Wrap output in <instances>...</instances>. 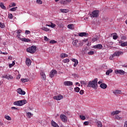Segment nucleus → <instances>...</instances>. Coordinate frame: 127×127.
Listing matches in <instances>:
<instances>
[{
	"label": "nucleus",
	"mask_w": 127,
	"mask_h": 127,
	"mask_svg": "<svg viewBox=\"0 0 127 127\" xmlns=\"http://www.w3.org/2000/svg\"><path fill=\"white\" fill-rule=\"evenodd\" d=\"M87 87L93 88V89H98V78H95L92 81H89Z\"/></svg>",
	"instance_id": "obj_1"
},
{
	"label": "nucleus",
	"mask_w": 127,
	"mask_h": 127,
	"mask_svg": "<svg viewBox=\"0 0 127 127\" xmlns=\"http://www.w3.org/2000/svg\"><path fill=\"white\" fill-rule=\"evenodd\" d=\"M112 72H113V69H109L106 71V74L109 76V75H110V73Z\"/></svg>",
	"instance_id": "obj_25"
},
{
	"label": "nucleus",
	"mask_w": 127,
	"mask_h": 127,
	"mask_svg": "<svg viewBox=\"0 0 127 127\" xmlns=\"http://www.w3.org/2000/svg\"><path fill=\"white\" fill-rule=\"evenodd\" d=\"M107 87H108V86L107 85V84H106L104 83H101L100 84V87L102 89H107Z\"/></svg>",
	"instance_id": "obj_20"
},
{
	"label": "nucleus",
	"mask_w": 127,
	"mask_h": 127,
	"mask_svg": "<svg viewBox=\"0 0 127 127\" xmlns=\"http://www.w3.org/2000/svg\"><path fill=\"white\" fill-rule=\"evenodd\" d=\"M8 18H9V19H12L13 16L12 15V14L9 13V14H8Z\"/></svg>",
	"instance_id": "obj_41"
},
{
	"label": "nucleus",
	"mask_w": 127,
	"mask_h": 127,
	"mask_svg": "<svg viewBox=\"0 0 127 127\" xmlns=\"http://www.w3.org/2000/svg\"><path fill=\"white\" fill-rule=\"evenodd\" d=\"M21 35V34H20V33H17L16 37H17V38H19L20 39Z\"/></svg>",
	"instance_id": "obj_52"
},
{
	"label": "nucleus",
	"mask_w": 127,
	"mask_h": 127,
	"mask_svg": "<svg viewBox=\"0 0 127 127\" xmlns=\"http://www.w3.org/2000/svg\"><path fill=\"white\" fill-rule=\"evenodd\" d=\"M94 49H99V50H101L102 48H103V45L102 44H98L92 47Z\"/></svg>",
	"instance_id": "obj_11"
},
{
	"label": "nucleus",
	"mask_w": 127,
	"mask_h": 127,
	"mask_svg": "<svg viewBox=\"0 0 127 127\" xmlns=\"http://www.w3.org/2000/svg\"><path fill=\"white\" fill-rule=\"evenodd\" d=\"M21 30H18L17 31V33H21Z\"/></svg>",
	"instance_id": "obj_59"
},
{
	"label": "nucleus",
	"mask_w": 127,
	"mask_h": 127,
	"mask_svg": "<svg viewBox=\"0 0 127 127\" xmlns=\"http://www.w3.org/2000/svg\"><path fill=\"white\" fill-rule=\"evenodd\" d=\"M50 43H51V44H55V43H57V41L54 40H52L50 41Z\"/></svg>",
	"instance_id": "obj_37"
},
{
	"label": "nucleus",
	"mask_w": 127,
	"mask_h": 127,
	"mask_svg": "<svg viewBox=\"0 0 127 127\" xmlns=\"http://www.w3.org/2000/svg\"><path fill=\"white\" fill-rule=\"evenodd\" d=\"M25 33V34H30V31L26 30Z\"/></svg>",
	"instance_id": "obj_53"
},
{
	"label": "nucleus",
	"mask_w": 127,
	"mask_h": 127,
	"mask_svg": "<svg viewBox=\"0 0 127 127\" xmlns=\"http://www.w3.org/2000/svg\"><path fill=\"white\" fill-rule=\"evenodd\" d=\"M61 58H65V57H68V55L65 54V53H63L61 55Z\"/></svg>",
	"instance_id": "obj_29"
},
{
	"label": "nucleus",
	"mask_w": 127,
	"mask_h": 127,
	"mask_svg": "<svg viewBox=\"0 0 127 127\" xmlns=\"http://www.w3.org/2000/svg\"><path fill=\"white\" fill-rule=\"evenodd\" d=\"M26 64L27 66H30L31 65V60L29 58H27L26 60Z\"/></svg>",
	"instance_id": "obj_16"
},
{
	"label": "nucleus",
	"mask_w": 127,
	"mask_h": 127,
	"mask_svg": "<svg viewBox=\"0 0 127 127\" xmlns=\"http://www.w3.org/2000/svg\"><path fill=\"white\" fill-rule=\"evenodd\" d=\"M124 54V52L122 51H118L115 52L113 55V57H116L117 56V57H119L120 55H123Z\"/></svg>",
	"instance_id": "obj_8"
},
{
	"label": "nucleus",
	"mask_w": 127,
	"mask_h": 127,
	"mask_svg": "<svg viewBox=\"0 0 127 127\" xmlns=\"http://www.w3.org/2000/svg\"><path fill=\"white\" fill-rule=\"evenodd\" d=\"M74 91L76 92V93H79V92H80V88L78 87L74 88Z\"/></svg>",
	"instance_id": "obj_33"
},
{
	"label": "nucleus",
	"mask_w": 127,
	"mask_h": 127,
	"mask_svg": "<svg viewBox=\"0 0 127 127\" xmlns=\"http://www.w3.org/2000/svg\"><path fill=\"white\" fill-rule=\"evenodd\" d=\"M114 58H115V57H113V55H112V57H110V60H114Z\"/></svg>",
	"instance_id": "obj_61"
},
{
	"label": "nucleus",
	"mask_w": 127,
	"mask_h": 127,
	"mask_svg": "<svg viewBox=\"0 0 127 127\" xmlns=\"http://www.w3.org/2000/svg\"><path fill=\"white\" fill-rule=\"evenodd\" d=\"M67 28H68V29H71V30H73V29H74V25L73 24H68L67 25Z\"/></svg>",
	"instance_id": "obj_23"
},
{
	"label": "nucleus",
	"mask_w": 127,
	"mask_h": 127,
	"mask_svg": "<svg viewBox=\"0 0 127 127\" xmlns=\"http://www.w3.org/2000/svg\"><path fill=\"white\" fill-rule=\"evenodd\" d=\"M103 80L101 79L99 81H98V84H102V83H103Z\"/></svg>",
	"instance_id": "obj_56"
},
{
	"label": "nucleus",
	"mask_w": 127,
	"mask_h": 127,
	"mask_svg": "<svg viewBox=\"0 0 127 127\" xmlns=\"http://www.w3.org/2000/svg\"><path fill=\"white\" fill-rule=\"evenodd\" d=\"M4 27H5V25H4V23H2L0 22V28H4Z\"/></svg>",
	"instance_id": "obj_35"
},
{
	"label": "nucleus",
	"mask_w": 127,
	"mask_h": 127,
	"mask_svg": "<svg viewBox=\"0 0 127 127\" xmlns=\"http://www.w3.org/2000/svg\"><path fill=\"white\" fill-rule=\"evenodd\" d=\"M2 78H5L7 80H10L13 79V76H11V75L10 74H6L5 75L3 76Z\"/></svg>",
	"instance_id": "obj_10"
},
{
	"label": "nucleus",
	"mask_w": 127,
	"mask_h": 127,
	"mask_svg": "<svg viewBox=\"0 0 127 127\" xmlns=\"http://www.w3.org/2000/svg\"><path fill=\"white\" fill-rule=\"evenodd\" d=\"M15 5H16L15 3H14V2H12V3H11V6H10V5L9 6H10V7H13V6H15Z\"/></svg>",
	"instance_id": "obj_49"
},
{
	"label": "nucleus",
	"mask_w": 127,
	"mask_h": 127,
	"mask_svg": "<svg viewBox=\"0 0 127 127\" xmlns=\"http://www.w3.org/2000/svg\"><path fill=\"white\" fill-rule=\"evenodd\" d=\"M94 51H90L88 53V55H93L94 54Z\"/></svg>",
	"instance_id": "obj_48"
},
{
	"label": "nucleus",
	"mask_w": 127,
	"mask_h": 127,
	"mask_svg": "<svg viewBox=\"0 0 127 127\" xmlns=\"http://www.w3.org/2000/svg\"><path fill=\"white\" fill-rule=\"evenodd\" d=\"M122 93V91L120 90H116L114 92V94H121Z\"/></svg>",
	"instance_id": "obj_32"
},
{
	"label": "nucleus",
	"mask_w": 127,
	"mask_h": 127,
	"mask_svg": "<svg viewBox=\"0 0 127 127\" xmlns=\"http://www.w3.org/2000/svg\"><path fill=\"white\" fill-rule=\"evenodd\" d=\"M120 46L122 47H125V46H127V42H125L121 43Z\"/></svg>",
	"instance_id": "obj_30"
},
{
	"label": "nucleus",
	"mask_w": 127,
	"mask_h": 127,
	"mask_svg": "<svg viewBox=\"0 0 127 127\" xmlns=\"http://www.w3.org/2000/svg\"><path fill=\"white\" fill-rule=\"evenodd\" d=\"M0 7L1 8H2V9H6V7H5V6H4L3 3L2 2L0 3Z\"/></svg>",
	"instance_id": "obj_26"
},
{
	"label": "nucleus",
	"mask_w": 127,
	"mask_h": 127,
	"mask_svg": "<svg viewBox=\"0 0 127 127\" xmlns=\"http://www.w3.org/2000/svg\"><path fill=\"white\" fill-rule=\"evenodd\" d=\"M45 41H49V38H47L46 36H44Z\"/></svg>",
	"instance_id": "obj_50"
},
{
	"label": "nucleus",
	"mask_w": 127,
	"mask_h": 127,
	"mask_svg": "<svg viewBox=\"0 0 127 127\" xmlns=\"http://www.w3.org/2000/svg\"><path fill=\"white\" fill-rule=\"evenodd\" d=\"M115 119H116V120H121L122 119V118L120 117V116H119L118 115H116Z\"/></svg>",
	"instance_id": "obj_43"
},
{
	"label": "nucleus",
	"mask_w": 127,
	"mask_h": 127,
	"mask_svg": "<svg viewBox=\"0 0 127 127\" xmlns=\"http://www.w3.org/2000/svg\"><path fill=\"white\" fill-rule=\"evenodd\" d=\"M70 60L68 59H64L63 61V62H64V63H68V62H69Z\"/></svg>",
	"instance_id": "obj_38"
},
{
	"label": "nucleus",
	"mask_w": 127,
	"mask_h": 127,
	"mask_svg": "<svg viewBox=\"0 0 127 127\" xmlns=\"http://www.w3.org/2000/svg\"><path fill=\"white\" fill-rule=\"evenodd\" d=\"M115 74H120V75H124L125 74V71L123 70H116L115 72Z\"/></svg>",
	"instance_id": "obj_15"
},
{
	"label": "nucleus",
	"mask_w": 127,
	"mask_h": 127,
	"mask_svg": "<svg viewBox=\"0 0 127 127\" xmlns=\"http://www.w3.org/2000/svg\"><path fill=\"white\" fill-rule=\"evenodd\" d=\"M79 94L80 95H83L84 94V90H81L79 92Z\"/></svg>",
	"instance_id": "obj_54"
},
{
	"label": "nucleus",
	"mask_w": 127,
	"mask_h": 127,
	"mask_svg": "<svg viewBox=\"0 0 127 127\" xmlns=\"http://www.w3.org/2000/svg\"><path fill=\"white\" fill-rule=\"evenodd\" d=\"M99 10H94L92 12V17H98V15H99Z\"/></svg>",
	"instance_id": "obj_12"
},
{
	"label": "nucleus",
	"mask_w": 127,
	"mask_h": 127,
	"mask_svg": "<svg viewBox=\"0 0 127 127\" xmlns=\"http://www.w3.org/2000/svg\"><path fill=\"white\" fill-rule=\"evenodd\" d=\"M67 2H71L72 1V0H65Z\"/></svg>",
	"instance_id": "obj_64"
},
{
	"label": "nucleus",
	"mask_w": 127,
	"mask_h": 127,
	"mask_svg": "<svg viewBox=\"0 0 127 127\" xmlns=\"http://www.w3.org/2000/svg\"><path fill=\"white\" fill-rule=\"evenodd\" d=\"M42 30H44V31H49V29L48 28L46 27H43L42 28Z\"/></svg>",
	"instance_id": "obj_42"
},
{
	"label": "nucleus",
	"mask_w": 127,
	"mask_h": 127,
	"mask_svg": "<svg viewBox=\"0 0 127 127\" xmlns=\"http://www.w3.org/2000/svg\"><path fill=\"white\" fill-rule=\"evenodd\" d=\"M51 25H49V27H51L52 28H54V27H56V25L52 22H50Z\"/></svg>",
	"instance_id": "obj_28"
},
{
	"label": "nucleus",
	"mask_w": 127,
	"mask_h": 127,
	"mask_svg": "<svg viewBox=\"0 0 127 127\" xmlns=\"http://www.w3.org/2000/svg\"><path fill=\"white\" fill-rule=\"evenodd\" d=\"M4 118L7 121H11V118L9 116H5Z\"/></svg>",
	"instance_id": "obj_34"
},
{
	"label": "nucleus",
	"mask_w": 127,
	"mask_h": 127,
	"mask_svg": "<svg viewBox=\"0 0 127 127\" xmlns=\"http://www.w3.org/2000/svg\"><path fill=\"white\" fill-rule=\"evenodd\" d=\"M13 66V64H9V66L10 67V68H11V67H12Z\"/></svg>",
	"instance_id": "obj_60"
},
{
	"label": "nucleus",
	"mask_w": 127,
	"mask_h": 127,
	"mask_svg": "<svg viewBox=\"0 0 127 127\" xmlns=\"http://www.w3.org/2000/svg\"><path fill=\"white\" fill-rule=\"evenodd\" d=\"M122 40H126L127 39V36H123L121 37Z\"/></svg>",
	"instance_id": "obj_46"
},
{
	"label": "nucleus",
	"mask_w": 127,
	"mask_h": 127,
	"mask_svg": "<svg viewBox=\"0 0 127 127\" xmlns=\"http://www.w3.org/2000/svg\"><path fill=\"white\" fill-rule=\"evenodd\" d=\"M60 11L64 13H67V12H69V9H60Z\"/></svg>",
	"instance_id": "obj_21"
},
{
	"label": "nucleus",
	"mask_w": 127,
	"mask_h": 127,
	"mask_svg": "<svg viewBox=\"0 0 127 127\" xmlns=\"http://www.w3.org/2000/svg\"><path fill=\"white\" fill-rule=\"evenodd\" d=\"M84 125H85V126H88V125H89V122H85L84 123Z\"/></svg>",
	"instance_id": "obj_55"
},
{
	"label": "nucleus",
	"mask_w": 127,
	"mask_h": 127,
	"mask_svg": "<svg viewBox=\"0 0 127 127\" xmlns=\"http://www.w3.org/2000/svg\"><path fill=\"white\" fill-rule=\"evenodd\" d=\"M71 61H72V62H74V64H73L74 67H76L77 65H78V64L79 63L78 60L76 59H72L71 60Z\"/></svg>",
	"instance_id": "obj_17"
},
{
	"label": "nucleus",
	"mask_w": 127,
	"mask_h": 127,
	"mask_svg": "<svg viewBox=\"0 0 127 127\" xmlns=\"http://www.w3.org/2000/svg\"><path fill=\"white\" fill-rule=\"evenodd\" d=\"M56 74H57V70L55 69L52 70L50 72V74H49L50 78H53V77H54V76H55Z\"/></svg>",
	"instance_id": "obj_6"
},
{
	"label": "nucleus",
	"mask_w": 127,
	"mask_h": 127,
	"mask_svg": "<svg viewBox=\"0 0 127 127\" xmlns=\"http://www.w3.org/2000/svg\"><path fill=\"white\" fill-rule=\"evenodd\" d=\"M27 52L31 53V54H34L36 52V46H32V47H29L26 49Z\"/></svg>",
	"instance_id": "obj_3"
},
{
	"label": "nucleus",
	"mask_w": 127,
	"mask_h": 127,
	"mask_svg": "<svg viewBox=\"0 0 127 127\" xmlns=\"http://www.w3.org/2000/svg\"><path fill=\"white\" fill-rule=\"evenodd\" d=\"M56 23L57 25H58V26H59V24H59V21H56Z\"/></svg>",
	"instance_id": "obj_62"
},
{
	"label": "nucleus",
	"mask_w": 127,
	"mask_h": 127,
	"mask_svg": "<svg viewBox=\"0 0 127 127\" xmlns=\"http://www.w3.org/2000/svg\"><path fill=\"white\" fill-rule=\"evenodd\" d=\"M11 110H17L16 107H11Z\"/></svg>",
	"instance_id": "obj_58"
},
{
	"label": "nucleus",
	"mask_w": 127,
	"mask_h": 127,
	"mask_svg": "<svg viewBox=\"0 0 127 127\" xmlns=\"http://www.w3.org/2000/svg\"><path fill=\"white\" fill-rule=\"evenodd\" d=\"M121 113V111L116 110L115 111H113L112 113H111V115L112 116H115V115H119Z\"/></svg>",
	"instance_id": "obj_22"
},
{
	"label": "nucleus",
	"mask_w": 127,
	"mask_h": 127,
	"mask_svg": "<svg viewBox=\"0 0 127 127\" xmlns=\"http://www.w3.org/2000/svg\"><path fill=\"white\" fill-rule=\"evenodd\" d=\"M124 127H127V121L125 122Z\"/></svg>",
	"instance_id": "obj_57"
},
{
	"label": "nucleus",
	"mask_w": 127,
	"mask_h": 127,
	"mask_svg": "<svg viewBox=\"0 0 127 127\" xmlns=\"http://www.w3.org/2000/svg\"><path fill=\"white\" fill-rule=\"evenodd\" d=\"M51 125L53 127H59L58 124H57V123H56V122H54L53 120L52 121Z\"/></svg>",
	"instance_id": "obj_18"
},
{
	"label": "nucleus",
	"mask_w": 127,
	"mask_h": 127,
	"mask_svg": "<svg viewBox=\"0 0 127 127\" xmlns=\"http://www.w3.org/2000/svg\"><path fill=\"white\" fill-rule=\"evenodd\" d=\"M97 125L98 127H103V124L100 121H98L97 122Z\"/></svg>",
	"instance_id": "obj_27"
},
{
	"label": "nucleus",
	"mask_w": 127,
	"mask_h": 127,
	"mask_svg": "<svg viewBox=\"0 0 127 127\" xmlns=\"http://www.w3.org/2000/svg\"><path fill=\"white\" fill-rule=\"evenodd\" d=\"M79 117H80V118L81 120H82V121H84V120H86V117H85V116L80 115Z\"/></svg>",
	"instance_id": "obj_39"
},
{
	"label": "nucleus",
	"mask_w": 127,
	"mask_h": 127,
	"mask_svg": "<svg viewBox=\"0 0 127 127\" xmlns=\"http://www.w3.org/2000/svg\"><path fill=\"white\" fill-rule=\"evenodd\" d=\"M64 86H72L73 85V82L70 81H66L64 82Z\"/></svg>",
	"instance_id": "obj_13"
},
{
	"label": "nucleus",
	"mask_w": 127,
	"mask_h": 127,
	"mask_svg": "<svg viewBox=\"0 0 127 127\" xmlns=\"http://www.w3.org/2000/svg\"><path fill=\"white\" fill-rule=\"evenodd\" d=\"M118 36L117 35H113V39H114V40H117V39H118Z\"/></svg>",
	"instance_id": "obj_51"
},
{
	"label": "nucleus",
	"mask_w": 127,
	"mask_h": 127,
	"mask_svg": "<svg viewBox=\"0 0 127 127\" xmlns=\"http://www.w3.org/2000/svg\"><path fill=\"white\" fill-rule=\"evenodd\" d=\"M37 3H38L39 4H42V0H37Z\"/></svg>",
	"instance_id": "obj_45"
},
{
	"label": "nucleus",
	"mask_w": 127,
	"mask_h": 127,
	"mask_svg": "<svg viewBox=\"0 0 127 127\" xmlns=\"http://www.w3.org/2000/svg\"><path fill=\"white\" fill-rule=\"evenodd\" d=\"M79 36H80L81 37H83V36L87 37L88 36V33L85 32H81L79 34Z\"/></svg>",
	"instance_id": "obj_19"
},
{
	"label": "nucleus",
	"mask_w": 127,
	"mask_h": 127,
	"mask_svg": "<svg viewBox=\"0 0 127 127\" xmlns=\"http://www.w3.org/2000/svg\"><path fill=\"white\" fill-rule=\"evenodd\" d=\"M58 26L59 27H60V28H64V25H63L62 23L60 24Z\"/></svg>",
	"instance_id": "obj_47"
},
{
	"label": "nucleus",
	"mask_w": 127,
	"mask_h": 127,
	"mask_svg": "<svg viewBox=\"0 0 127 127\" xmlns=\"http://www.w3.org/2000/svg\"><path fill=\"white\" fill-rule=\"evenodd\" d=\"M8 59L9 60H12V57H8Z\"/></svg>",
	"instance_id": "obj_63"
},
{
	"label": "nucleus",
	"mask_w": 127,
	"mask_h": 127,
	"mask_svg": "<svg viewBox=\"0 0 127 127\" xmlns=\"http://www.w3.org/2000/svg\"><path fill=\"white\" fill-rule=\"evenodd\" d=\"M60 119L63 123H66L68 121V118L65 115H61Z\"/></svg>",
	"instance_id": "obj_5"
},
{
	"label": "nucleus",
	"mask_w": 127,
	"mask_h": 127,
	"mask_svg": "<svg viewBox=\"0 0 127 127\" xmlns=\"http://www.w3.org/2000/svg\"><path fill=\"white\" fill-rule=\"evenodd\" d=\"M17 92L18 94H19V95H22L23 96L26 94L25 91H23L22 89H21L20 88H19L17 89Z\"/></svg>",
	"instance_id": "obj_9"
},
{
	"label": "nucleus",
	"mask_w": 127,
	"mask_h": 127,
	"mask_svg": "<svg viewBox=\"0 0 127 127\" xmlns=\"http://www.w3.org/2000/svg\"><path fill=\"white\" fill-rule=\"evenodd\" d=\"M72 44L75 47H80V46H83V42L81 41L78 40H74L72 41Z\"/></svg>",
	"instance_id": "obj_2"
},
{
	"label": "nucleus",
	"mask_w": 127,
	"mask_h": 127,
	"mask_svg": "<svg viewBox=\"0 0 127 127\" xmlns=\"http://www.w3.org/2000/svg\"><path fill=\"white\" fill-rule=\"evenodd\" d=\"M20 40L22 41H24V42H30V40H29V39L20 38Z\"/></svg>",
	"instance_id": "obj_24"
},
{
	"label": "nucleus",
	"mask_w": 127,
	"mask_h": 127,
	"mask_svg": "<svg viewBox=\"0 0 127 127\" xmlns=\"http://www.w3.org/2000/svg\"><path fill=\"white\" fill-rule=\"evenodd\" d=\"M27 115L28 119H30L31 118V116H33L32 114H31L30 112L27 113Z\"/></svg>",
	"instance_id": "obj_36"
},
{
	"label": "nucleus",
	"mask_w": 127,
	"mask_h": 127,
	"mask_svg": "<svg viewBox=\"0 0 127 127\" xmlns=\"http://www.w3.org/2000/svg\"><path fill=\"white\" fill-rule=\"evenodd\" d=\"M63 98L64 97L61 94H59V95L53 97L54 100H56L57 101H60V100H62Z\"/></svg>",
	"instance_id": "obj_7"
},
{
	"label": "nucleus",
	"mask_w": 127,
	"mask_h": 127,
	"mask_svg": "<svg viewBox=\"0 0 127 127\" xmlns=\"http://www.w3.org/2000/svg\"><path fill=\"white\" fill-rule=\"evenodd\" d=\"M26 100H19L13 102V105L15 106H21L25 105Z\"/></svg>",
	"instance_id": "obj_4"
},
{
	"label": "nucleus",
	"mask_w": 127,
	"mask_h": 127,
	"mask_svg": "<svg viewBox=\"0 0 127 127\" xmlns=\"http://www.w3.org/2000/svg\"><path fill=\"white\" fill-rule=\"evenodd\" d=\"M17 9V7H14L10 9V11H15Z\"/></svg>",
	"instance_id": "obj_40"
},
{
	"label": "nucleus",
	"mask_w": 127,
	"mask_h": 127,
	"mask_svg": "<svg viewBox=\"0 0 127 127\" xmlns=\"http://www.w3.org/2000/svg\"><path fill=\"white\" fill-rule=\"evenodd\" d=\"M40 75H41V78L44 81H45V80H46V75H45V73H44V72H43V71H41L40 72Z\"/></svg>",
	"instance_id": "obj_14"
},
{
	"label": "nucleus",
	"mask_w": 127,
	"mask_h": 127,
	"mask_svg": "<svg viewBox=\"0 0 127 127\" xmlns=\"http://www.w3.org/2000/svg\"><path fill=\"white\" fill-rule=\"evenodd\" d=\"M21 82H22V83H25L26 82H28V79L22 78V79H21Z\"/></svg>",
	"instance_id": "obj_31"
},
{
	"label": "nucleus",
	"mask_w": 127,
	"mask_h": 127,
	"mask_svg": "<svg viewBox=\"0 0 127 127\" xmlns=\"http://www.w3.org/2000/svg\"><path fill=\"white\" fill-rule=\"evenodd\" d=\"M98 40V38L96 37V38H93L92 39V42L93 43H94V42H95V41H97Z\"/></svg>",
	"instance_id": "obj_44"
}]
</instances>
